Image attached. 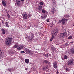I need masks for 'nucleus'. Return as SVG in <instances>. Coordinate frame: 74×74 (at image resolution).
Instances as JSON below:
<instances>
[{
  "mask_svg": "<svg viewBox=\"0 0 74 74\" xmlns=\"http://www.w3.org/2000/svg\"><path fill=\"white\" fill-rule=\"evenodd\" d=\"M2 21L3 22H4V21Z\"/></svg>",
  "mask_w": 74,
  "mask_h": 74,
  "instance_id": "54",
  "label": "nucleus"
},
{
  "mask_svg": "<svg viewBox=\"0 0 74 74\" xmlns=\"http://www.w3.org/2000/svg\"><path fill=\"white\" fill-rule=\"evenodd\" d=\"M26 51L27 53H28V54H30V55H32V51H31L29 49H27L26 50Z\"/></svg>",
  "mask_w": 74,
  "mask_h": 74,
  "instance_id": "9",
  "label": "nucleus"
},
{
  "mask_svg": "<svg viewBox=\"0 0 74 74\" xmlns=\"http://www.w3.org/2000/svg\"><path fill=\"white\" fill-rule=\"evenodd\" d=\"M21 49V47H18L17 48V49H18L19 50H20V49Z\"/></svg>",
  "mask_w": 74,
  "mask_h": 74,
  "instance_id": "31",
  "label": "nucleus"
},
{
  "mask_svg": "<svg viewBox=\"0 0 74 74\" xmlns=\"http://www.w3.org/2000/svg\"><path fill=\"white\" fill-rule=\"evenodd\" d=\"M69 16H70L69 15L67 14L64 16V17L65 18H68V17H69Z\"/></svg>",
  "mask_w": 74,
  "mask_h": 74,
  "instance_id": "22",
  "label": "nucleus"
},
{
  "mask_svg": "<svg viewBox=\"0 0 74 74\" xmlns=\"http://www.w3.org/2000/svg\"><path fill=\"white\" fill-rule=\"evenodd\" d=\"M39 4H40V5H43V3H42V2H40L39 3Z\"/></svg>",
  "mask_w": 74,
  "mask_h": 74,
  "instance_id": "30",
  "label": "nucleus"
},
{
  "mask_svg": "<svg viewBox=\"0 0 74 74\" xmlns=\"http://www.w3.org/2000/svg\"><path fill=\"white\" fill-rule=\"evenodd\" d=\"M21 0H16V4L17 5V7H22V4H21Z\"/></svg>",
  "mask_w": 74,
  "mask_h": 74,
  "instance_id": "2",
  "label": "nucleus"
},
{
  "mask_svg": "<svg viewBox=\"0 0 74 74\" xmlns=\"http://www.w3.org/2000/svg\"><path fill=\"white\" fill-rule=\"evenodd\" d=\"M73 42H70V43L71 44H73Z\"/></svg>",
  "mask_w": 74,
  "mask_h": 74,
  "instance_id": "46",
  "label": "nucleus"
},
{
  "mask_svg": "<svg viewBox=\"0 0 74 74\" xmlns=\"http://www.w3.org/2000/svg\"><path fill=\"white\" fill-rule=\"evenodd\" d=\"M29 40L31 41L33 40V37H34V35L32 33H31L29 34Z\"/></svg>",
  "mask_w": 74,
  "mask_h": 74,
  "instance_id": "5",
  "label": "nucleus"
},
{
  "mask_svg": "<svg viewBox=\"0 0 74 74\" xmlns=\"http://www.w3.org/2000/svg\"><path fill=\"white\" fill-rule=\"evenodd\" d=\"M45 63L46 64H47L48 63V64H50V62H48L47 60H45L43 62V63L44 64V63Z\"/></svg>",
  "mask_w": 74,
  "mask_h": 74,
  "instance_id": "11",
  "label": "nucleus"
},
{
  "mask_svg": "<svg viewBox=\"0 0 74 74\" xmlns=\"http://www.w3.org/2000/svg\"><path fill=\"white\" fill-rule=\"evenodd\" d=\"M65 45L67 46V45H68V44L66 43L65 44Z\"/></svg>",
  "mask_w": 74,
  "mask_h": 74,
  "instance_id": "45",
  "label": "nucleus"
},
{
  "mask_svg": "<svg viewBox=\"0 0 74 74\" xmlns=\"http://www.w3.org/2000/svg\"><path fill=\"white\" fill-rule=\"evenodd\" d=\"M7 16L8 18H10V14H7Z\"/></svg>",
  "mask_w": 74,
  "mask_h": 74,
  "instance_id": "27",
  "label": "nucleus"
},
{
  "mask_svg": "<svg viewBox=\"0 0 74 74\" xmlns=\"http://www.w3.org/2000/svg\"><path fill=\"white\" fill-rule=\"evenodd\" d=\"M66 36H67V33H66V32L61 33L60 34V38H62V37L64 38V37H65Z\"/></svg>",
  "mask_w": 74,
  "mask_h": 74,
  "instance_id": "4",
  "label": "nucleus"
},
{
  "mask_svg": "<svg viewBox=\"0 0 74 74\" xmlns=\"http://www.w3.org/2000/svg\"><path fill=\"white\" fill-rule=\"evenodd\" d=\"M31 16V14H28L27 15V17L28 18H30Z\"/></svg>",
  "mask_w": 74,
  "mask_h": 74,
  "instance_id": "26",
  "label": "nucleus"
},
{
  "mask_svg": "<svg viewBox=\"0 0 74 74\" xmlns=\"http://www.w3.org/2000/svg\"><path fill=\"white\" fill-rule=\"evenodd\" d=\"M52 40H53V38H51L50 39V41H52Z\"/></svg>",
  "mask_w": 74,
  "mask_h": 74,
  "instance_id": "44",
  "label": "nucleus"
},
{
  "mask_svg": "<svg viewBox=\"0 0 74 74\" xmlns=\"http://www.w3.org/2000/svg\"><path fill=\"white\" fill-rule=\"evenodd\" d=\"M62 21H66V18H64L62 20Z\"/></svg>",
  "mask_w": 74,
  "mask_h": 74,
  "instance_id": "35",
  "label": "nucleus"
},
{
  "mask_svg": "<svg viewBox=\"0 0 74 74\" xmlns=\"http://www.w3.org/2000/svg\"><path fill=\"white\" fill-rule=\"evenodd\" d=\"M42 13H45L46 12L45 11V10L44 9H42Z\"/></svg>",
  "mask_w": 74,
  "mask_h": 74,
  "instance_id": "25",
  "label": "nucleus"
},
{
  "mask_svg": "<svg viewBox=\"0 0 74 74\" xmlns=\"http://www.w3.org/2000/svg\"><path fill=\"white\" fill-rule=\"evenodd\" d=\"M66 21H62V22L63 24H64L66 23Z\"/></svg>",
  "mask_w": 74,
  "mask_h": 74,
  "instance_id": "34",
  "label": "nucleus"
},
{
  "mask_svg": "<svg viewBox=\"0 0 74 74\" xmlns=\"http://www.w3.org/2000/svg\"><path fill=\"white\" fill-rule=\"evenodd\" d=\"M71 38H72V36H70L68 38V39H69V40H71Z\"/></svg>",
  "mask_w": 74,
  "mask_h": 74,
  "instance_id": "28",
  "label": "nucleus"
},
{
  "mask_svg": "<svg viewBox=\"0 0 74 74\" xmlns=\"http://www.w3.org/2000/svg\"><path fill=\"white\" fill-rule=\"evenodd\" d=\"M70 51L72 53H74V48L71 49Z\"/></svg>",
  "mask_w": 74,
  "mask_h": 74,
  "instance_id": "17",
  "label": "nucleus"
},
{
  "mask_svg": "<svg viewBox=\"0 0 74 74\" xmlns=\"http://www.w3.org/2000/svg\"><path fill=\"white\" fill-rule=\"evenodd\" d=\"M5 25H6V27H9V25H8V22H6L5 23Z\"/></svg>",
  "mask_w": 74,
  "mask_h": 74,
  "instance_id": "23",
  "label": "nucleus"
},
{
  "mask_svg": "<svg viewBox=\"0 0 74 74\" xmlns=\"http://www.w3.org/2000/svg\"><path fill=\"white\" fill-rule=\"evenodd\" d=\"M21 52V53H25V52L24 51H22Z\"/></svg>",
  "mask_w": 74,
  "mask_h": 74,
  "instance_id": "36",
  "label": "nucleus"
},
{
  "mask_svg": "<svg viewBox=\"0 0 74 74\" xmlns=\"http://www.w3.org/2000/svg\"><path fill=\"white\" fill-rule=\"evenodd\" d=\"M46 21L47 22H49V19H47L46 20Z\"/></svg>",
  "mask_w": 74,
  "mask_h": 74,
  "instance_id": "37",
  "label": "nucleus"
},
{
  "mask_svg": "<svg viewBox=\"0 0 74 74\" xmlns=\"http://www.w3.org/2000/svg\"><path fill=\"white\" fill-rule=\"evenodd\" d=\"M51 11L52 14H55V12L56 11V10H55V8H51Z\"/></svg>",
  "mask_w": 74,
  "mask_h": 74,
  "instance_id": "10",
  "label": "nucleus"
},
{
  "mask_svg": "<svg viewBox=\"0 0 74 74\" xmlns=\"http://www.w3.org/2000/svg\"><path fill=\"white\" fill-rule=\"evenodd\" d=\"M53 66L54 68H55V69H57L58 67V66H58V64L56 62H54L53 63Z\"/></svg>",
  "mask_w": 74,
  "mask_h": 74,
  "instance_id": "8",
  "label": "nucleus"
},
{
  "mask_svg": "<svg viewBox=\"0 0 74 74\" xmlns=\"http://www.w3.org/2000/svg\"><path fill=\"white\" fill-rule=\"evenodd\" d=\"M25 62L26 63L28 64L29 62V59H27L25 60Z\"/></svg>",
  "mask_w": 74,
  "mask_h": 74,
  "instance_id": "14",
  "label": "nucleus"
},
{
  "mask_svg": "<svg viewBox=\"0 0 74 74\" xmlns=\"http://www.w3.org/2000/svg\"><path fill=\"white\" fill-rule=\"evenodd\" d=\"M61 22H62V20H60L58 22L59 23H61Z\"/></svg>",
  "mask_w": 74,
  "mask_h": 74,
  "instance_id": "39",
  "label": "nucleus"
},
{
  "mask_svg": "<svg viewBox=\"0 0 74 74\" xmlns=\"http://www.w3.org/2000/svg\"><path fill=\"white\" fill-rule=\"evenodd\" d=\"M74 63V60L73 59H71L69 60L67 62L68 65L70 66L72 65Z\"/></svg>",
  "mask_w": 74,
  "mask_h": 74,
  "instance_id": "3",
  "label": "nucleus"
},
{
  "mask_svg": "<svg viewBox=\"0 0 74 74\" xmlns=\"http://www.w3.org/2000/svg\"><path fill=\"white\" fill-rule=\"evenodd\" d=\"M18 47H19V46L18 45H14V48H18Z\"/></svg>",
  "mask_w": 74,
  "mask_h": 74,
  "instance_id": "20",
  "label": "nucleus"
},
{
  "mask_svg": "<svg viewBox=\"0 0 74 74\" xmlns=\"http://www.w3.org/2000/svg\"><path fill=\"white\" fill-rule=\"evenodd\" d=\"M22 16L24 19H25L26 20V19H27V14H26V13L23 14Z\"/></svg>",
  "mask_w": 74,
  "mask_h": 74,
  "instance_id": "6",
  "label": "nucleus"
},
{
  "mask_svg": "<svg viewBox=\"0 0 74 74\" xmlns=\"http://www.w3.org/2000/svg\"><path fill=\"white\" fill-rule=\"evenodd\" d=\"M2 4L3 5H4V6H6V3L4 2V0H2Z\"/></svg>",
  "mask_w": 74,
  "mask_h": 74,
  "instance_id": "18",
  "label": "nucleus"
},
{
  "mask_svg": "<svg viewBox=\"0 0 74 74\" xmlns=\"http://www.w3.org/2000/svg\"><path fill=\"white\" fill-rule=\"evenodd\" d=\"M43 70L45 71L46 70H48V66L47 65L43 67Z\"/></svg>",
  "mask_w": 74,
  "mask_h": 74,
  "instance_id": "12",
  "label": "nucleus"
},
{
  "mask_svg": "<svg viewBox=\"0 0 74 74\" xmlns=\"http://www.w3.org/2000/svg\"><path fill=\"white\" fill-rule=\"evenodd\" d=\"M0 56H1V53H0Z\"/></svg>",
  "mask_w": 74,
  "mask_h": 74,
  "instance_id": "49",
  "label": "nucleus"
},
{
  "mask_svg": "<svg viewBox=\"0 0 74 74\" xmlns=\"http://www.w3.org/2000/svg\"><path fill=\"white\" fill-rule=\"evenodd\" d=\"M2 34H5V30H4V29L2 28Z\"/></svg>",
  "mask_w": 74,
  "mask_h": 74,
  "instance_id": "16",
  "label": "nucleus"
},
{
  "mask_svg": "<svg viewBox=\"0 0 74 74\" xmlns=\"http://www.w3.org/2000/svg\"><path fill=\"white\" fill-rule=\"evenodd\" d=\"M51 50L52 51V52H55V51L56 50V49L53 47H52L51 48Z\"/></svg>",
  "mask_w": 74,
  "mask_h": 74,
  "instance_id": "13",
  "label": "nucleus"
},
{
  "mask_svg": "<svg viewBox=\"0 0 74 74\" xmlns=\"http://www.w3.org/2000/svg\"><path fill=\"white\" fill-rule=\"evenodd\" d=\"M12 38L7 37L6 39V40L5 42V43L6 45H9L11 43V41L12 40Z\"/></svg>",
  "mask_w": 74,
  "mask_h": 74,
  "instance_id": "1",
  "label": "nucleus"
},
{
  "mask_svg": "<svg viewBox=\"0 0 74 74\" xmlns=\"http://www.w3.org/2000/svg\"><path fill=\"white\" fill-rule=\"evenodd\" d=\"M65 21H67V19Z\"/></svg>",
  "mask_w": 74,
  "mask_h": 74,
  "instance_id": "50",
  "label": "nucleus"
},
{
  "mask_svg": "<svg viewBox=\"0 0 74 74\" xmlns=\"http://www.w3.org/2000/svg\"><path fill=\"white\" fill-rule=\"evenodd\" d=\"M0 51H1V49H0Z\"/></svg>",
  "mask_w": 74,
  "mask_h": 74,
  "instance_id": "51",
  "label": "nucleus"
},
{
  "mask_svg": "<svg viewBox=\"0 0 74 74\" xmlns=\"http://www.w3.org/2000/svg\"><path fill=\"white\" fill-rule=\"evenodd\" d=\"M42 9V7L41 5H40L38 8V10L39 11H41Z\"/></svg>",
  "mask_w": 74,
  "mask_h": 74,
  "instance_id": "15",
  "label": "nucleus"
},
{
  "mask_svg": "<svg viewBox=\"0 0 74 74\" xmlns=\"http://www.w3.org/2000/svg\"><path fill=\"white\" fill-rule=\"evenodd\" d=\"M73 26H74V25Z\"/></svg>",
  "mask_w": 74,
  "mask_h": 74,
  "instance_id": "52",
  "label": "nucleus"
},
{
  "mask_svg": "<svg viewBox=\"0 0 74 74\" xmlns=\"http://www.w3.org/2000/svg\"><path fill=\"white\" fill-rule=\"evenodd\" d=\"M65 70L66 71V72L67 73H68L69 72V68H66L65 69Z\"/></svg>",
  "mask_w": 74,
  "mask_h": 74,
  "instance_id": "24",
  "label": "nucleus"
},
{
  "mask_svg": "<svg viewBox=\"0 0 74 74\" xmlns=\"http://www.w3.org/2000/svg\"><path fill=\"white\" fill-rule=\"evenodd\" d=\"M64 59H67V56H65Z\"/></svg>",
  "mask_w": 74,
  "mask_h": 74,
  "instance_id": "33",
  "label": "nucleus"
},
{
  "mask_svg": "<svg viewBox=\"0 0 74 74\" xmlns=\"http://www.w3.org/2000/svg\"><path fill=\"white\" fill-rule=\"evenodd\" d=\"M5 12L6 13H8V12L7 11V10H5Z\"/></svg>",
  "mask_w": 74,
  "mask_h": 74,
  "instance_id": "43",
  "label": "nucleus"
},
{
  "mask_svg": "<svg viewBox=\"0 0 74 74\" xmlns=\"http://www.w3.org/2000/svg\"><path fill=\"white\" fill-rule=\"evenodd\" d=\"M46 17H47V16H41V18H42V19H45L46 18Z\"/></svg>",
  "mask_w": 74,
  "mask_h": 74,
  "instance_id": "19",
  "label": "nucleus"
},
{
  "mask_svg": "<svg viewBox=\"0 0 74 74\" xmlns=\"http://www.w3.org/2000/svg\"><path fill=\"white\" fill-rule=\"evenodd\" d=\"M58 30L57 29H54L53 30V35L56 36L58 34Z\"/></svg>",
  "mask_w": 74,
  "mask_h": 74,
  "instance_id": "7",
  "label": "nucleus"
},
{
  "mask_svg": "<svg viewBox=\"0 0 74 74\" xmlns=\"http://www.w3.org/2000/svg\"><path fill=\"white\" fill-rule=\"evenodd\" d=\"M59 73V71L58 70H57V72H56V73L57 74H58Z\"/></svg>",
  "mask_w": 74,
  "mask_h": 74,
  "instance_id": "38",
  "label": "nucleus"
},
{
  "mask_svg": "<svg viewBox=\"0 0 74 74\" xmlns=\"http://www.w3.org/2000/svg\"><path fill=\"white\" fill-rule=\"evenodd\" d=\"M7 70H8V71H10V72H11V70H12V69L9 68V69H8Z\"/></svg>",
  "mask_w": 74,
  "mask_h": 74,
  "instance_id": "29",
  "label": "nucleus"
},
{
  "mask_svg": "<svg viewBox=\"0 0 74 74\" xmlns=\"http://www.w3.org/2000/svg\"><path fill=\"white\" fill-rule=\"evenodd\" d=\"M54 38V36L53 35H52V37L51 38Z\"/></svg>",
  "mask_w": 74,
  "mask_h": 74,
  "instance_id": "42",
  "label": "nucleus"
},
{
  "mask_svg": "<svg viewBox=\"0 0 74 74\" xmlns=\"http://www.w3.org/2000/svg\"><path fill=\"white\" fill-rule=\"evenodd\" d=\"M43 56H45L46 55V54H45V53H42Z\"/></svg>",
  "mask_w": 74,
  "mask_h": 74,
  "instance_id": "41",
  "label": "nucleus"
},
{
  "mask_svg": "<svg viewBox=\"0 0 74 74\" xmlns=\"http://www.w3.org/2000/svg\"><path fill=\"white\" fill-rule=\"evenodd\" d=\"M20 47L21 48V49H22L23 48V47H24V46L23 45L21 46H20Z\"/></svg>",
  "mask_w": 74,
  "mask_h": 74,
  "instance_id": "32",
  "label": "nucleus"
},
{
  "mask_svg": "<svg viewBox=\"0 0 74 74\" xmlns=\"http://www.w3.org/2000/svg\"><path fill=\"white\" fill-rule=\"evenodd\" d=\"M48 54H46V56H45V57H48Z\"/></svg>",
  "mask_w": 74,
  "mask_h": 74,
  "instance_id": "40",
  "label": "nucleus"
},
{
  "mask_svg": "<svg viewBox=\"0 0 74 74\" xmlns=\"http://www.w3.org/2000/svg\"><path fill=\"white\" fill-rule=\"evenodd\" d=\"M0 24H1V23H0Z\"/></svg>",
  "mask_w": 74,
  "mask_h": 74,
  "instance_id": "53",
  "label": "nucleus"
},
{
  "mask_svg": "<svg viewBox=\"0 0 74 74\" xmlns=\"http://www.w3.org/2000/svg\"><path fill=\"white\" fill-rule=\"evenodd\" d=\"M53 23H52L49 24V26L50 27H52V26H53Z\"/></svg>",
  "mask_w": 74,
  "mask_h": 74,
  "instance_id": "21",
  "label": "nucleus"
},
{
  "mask_svg": "<svg viewBox=\"0 0 74 74\" xmlns=\"http://www.w3.org/2000/svg\"><path fill=\"white\" fill-rule=\"evenodd\" d=\"M25 70H27V68H26L25 69Z\"/></svg>",
  "mask_w": 74,
  "mask_h": 74,
  "instance_id": "48",
  "label": "nucleus"
},
{
  "mask_svg": "<svg viewBox=\"0 0 74 74\" xmlns=\"http://www.w3.org/2000/svg\"><path fill=\"white\" fill-rule=\"evenodd\" d=\"M21 1L22 2L23 1H24V0H21Z\"/></svg>",
  "mask_w": 74,
  "mask_h": 74,
  "instance_id": "47",
  "label": "nucleus"
}]
</instances>
